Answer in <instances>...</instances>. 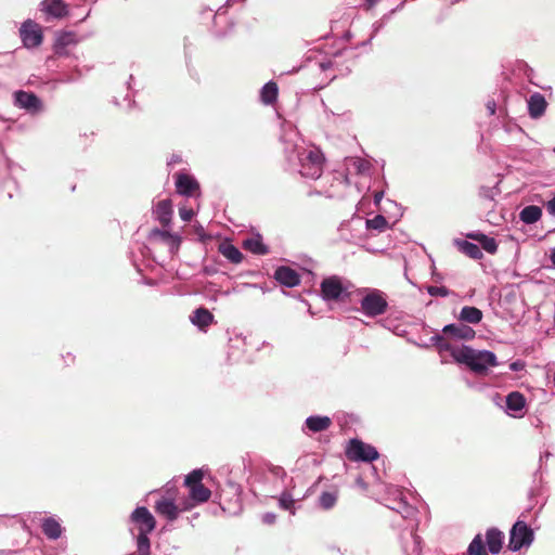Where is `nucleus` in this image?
<instances>
[{"label":"nucleus","instance_id":"f257e3e1","mask_svg":"<svg viewBox=\"0 0 555 555\" xmlns=\"http://www.w3.org/2000/svg\"><path fill=\"white\" fill-rule=\"evenodd\" d=\"M285 155L293 169L302 177L317 180L322 176L324 157L320 150L292 145L285 147Z\"/></svg>","mask_w":555,"mask_h":555},{"label":"nucleus","instance_id":"f03ea898","mask_svg":"<svg viewBox=\"0 0 555 555\" xmlns=\"http://www.w3.org/2000/svg\"><path fill=\"white\" fill-rule=\"evenodd\" d=\"M454 362L467 366L478 375L487 374L489 367H494L499 364L494 352L477 350L466 345H462L461 350L455 352Z\"/></svg>","mask_w":555,"mask_h":555},{"label":"nucleus","instance_id":"7ed1b4c3","mask_svg":"<svg viewBox=\"0 0 555 555\" xmlns=\"http://www.w3.org/2000/svg\"><path fill=\"white\" fill-rule=\"evenodd\" d=\"M361 311L365 317L375 318L384 314L388 308L386 295L376 288H370L360 300Z\"/></svg>","mask_w":555,"mask_h":555},{"label":"nucleus","instance_id":"20e7f679","mask_svg":"<svg viewBox=\"0 0 555 555\" xmlns=\"http://www.w3.org/2000/svg\"><path fill=\"white\" fill-rule=\"evenodd\" d=\"M533 540V530L524 520H517L509 530L507 547L516 553L522 547H529Z\"/></svg>","mask_w":555,"mask_h":555},{"label":"nucleus","instance_id":"39448f33","mask_svg":"<svg viewBox=\"0 0 555 555\" xmlns=\"http://www.w3.org/2000/svg\"><path fill=\"white\" fill-rule=\"evenodd\" d=\"M321 296L325 301L343 300L349 296L348 285L338 275H331L321 282Z\"/></svg>","mask_w":555,"mask_h":555},{"label":"nucleus","instance_id":"423d86ee","mask_svg":"<svg viewBox=\"0 0 555 555\" xmlns=\"http://www.w3.org/2000/svg\"><path fill=\"white\" fill-rule=\"evenodd\" d=\"M389 507L392 511H396L397 513H399L402 516V518L409 519V520H414V524L411 526L410 534L413 540V553H415V555H420L421 554V538L415 533L417 526H418L417 519L415 518L416 514H417V509L414 506L410 505L406 502V500L403 498H400L398 501L395 502V504L392 506H389Z\"/></svg>","mask_w":555,"mask_h":555},{"label":"nucleus","instance_id":"0eeeda50","mask_svg":"<svg viewBox=\"0 0 555 555\" xmlns=\"http://www.w3.org/2000/svg\"><path fill=\"white\" fill-rule=\"evenodd\" d=\"M346 455L351 461L371 463L378 459L379 454L375 447L353 438L349 441Z\"/></svg>","mask_w":555,"mask_h":555},{"label":"nucleus","instance_id":"6e6552de","mask_svg":"<svg viewBox=\"0 0 555 555\" xmlns=\"http://www.w3.org/2000/svg\"><path fill=\"white\" fill-rule=\"evenodd\" d=\"M20 37L27 49L37 48L42 43L43 34L39 24L33 20H26L20 28Z\"/></svg>","mask_w":555,"mask_h":555},{"label":"nucleus","instance_id":"1a4fd4ad","mask_svg":"<svg viewBox=\"0 0 555 555\" xmlns=\"http://www.w3.org/2000/svg\"><path fill=\"white\" fill-rule=\"evenodd\" d=\"M128 522L138 530V533L152 532L156 527L155 517L145 506L134 508Z\"/></svg>","mask_w":555,"mask_h":555},{"label":"nucleus","instance_id":"9d476101","mask_svg":"<svg viewBox=\"0 0 555 555\" xmlns=\"http://www.w3.org/2000/svg\"><path fill=\"white\" fill-rule=\"evenodd\" d=\"M14 105L28 114L37 115L43 111L42 101L30 91L18 90L13 94Z\"/></svg>","mask_w":555,"mask_h":555},{"label":"nucleus","instance_id":"9b49d317","mask_svg":"<svg viewBox=\"0 0 555 555\" xmlns=\"http://www.w3.org/2000/svg\"><path fill=\"white\" fill-rule=\"evenodd\" d=\"M172 489L168 483L166 492L169 496H162L154 505L155 512L170 522L175 521L180 514V506L175 503L173 494L171 493Z\"/></svg>","mask_w":555,"mask_h":555},{"label":"nucleus","instance_id":"f8f14e48","mask_svg":"<svg viewBox=\"0 0 555 555\" xmlns=\"http://www.w3.org/2000/svg\"><path fill=\"white\" fill-rule=\"evenodd\" d=\"M149 238L165 245L171 255L179 250L181 244L180 235L170 233L167 230L153 229L150 232Z\"/></svg>","mask_w":555,"mask_h":555},{"label":"nucleus","instance_id":"ddd939ff","mask_svg":"<svg viewBox=\"0 0 555 555\" xmlns=\"http://www.w3.org/2000/svg\"><path fill=\"white\" fill-rule=\"evenodd\" d=\"M331 425L332 420L326 415H310L306 418L301 431L306 435L318 434L327 430Z\"/></svg>","mask_w":555,"mask_h":555},{"label":"nucleus","instance_id":"4468645a","mask_svg":"<svg viewBox=\"0 0 555 555\" xmlns=\"http://www.w3.org/2000/svg\"><path fill=\"white\" fill-rule=\"evenodd\" d=\"M442 334L450 335L453 338L470 340L475 338L476 332L470 326L461 323L447 324L441 330Z\"/></svg>","mask_w":555,"mask_h":555},{"label":"nucleus","instance_id":"2eb2a0df","mask_svg":"<svg viewBox=\"0 0 555 555\" xmlns=\"http://www.w3.org/2000/svg\"><path fill=\"white\" fill-rule=\"evenodd\" d=\"M506 413L513 417H520L526 406V398L519 391H512L506 396Z\"/></svg>","mask_w":555,"mask_h":555},{"label":"nucleus","instance_id":"dca6fc26","mask_svg":"<svg viewBox=\"0 0 555 555\" xmlns=\"http://www.w3.org/2000/svg\"><path fill=\"white\" fill-rule=\"evenodd\" d=\"M40 9L51 18H62L68 14V5L63 0H42Z\"/></svg>","mask_w":555,"mask_h":555},{"label":"nucleus","instance_id":"f3484780","mask_svg":"<svg viewBox=\"0 0 555 555\" xmlns=\"http://www.w3.org/2000/svg\"><path fill=\"white\" fill-rule=\"evenodd\" d=\"M176 189L180 195L192 196L199 189V184L192 176L179 172L176 177Z\"/></svg>","mask_w":555,"mask_h":555},{"label":"nucleus","instance_id":"a211bd4d","mask_svg":"<svg viewBox=\"0 0 555 555\" xmlns=\"http://www.w3.org/2000/svg\"><path fill=\"white\" fill-rule=\"evenodd\" d=\"M528 114L532 119H539L545 114L547 102L545 96L540 92L532 93L527 100Z\"/></svg>","mask_w":555,"mask_h":555},{"label":"nucleus","instance_id":"6ab92c4d","mask_svg":"<svg viewBox=\"0 0 555 555\" xmlns=\"http://www.w3.org/2000/svg\"><path fill=\"white\" fill-rule=\"evenodd\" d=\"M77 43L76 35L72 31H63L55 38L53 51L57 56H67L68 48Z\"/></svg>","mask_w":555,"mask_h":555},{"label":"nucleus","instance_id":"aec40b11","mask_svg":"<svg viewBox=\"0 0 555 555\" xmlns=\"http://www.w3.org/2000/svg\"><path fill=\"white\" fill-rule=\"evenodd\" d=\"M274 279L283 286L295 287L300 283V276L294 269L281 266L274 272Z\"/></svg>","mask_w":555,"mask_h":555},{"label":"nucleus","instance_id":"412c9836","mask_svg":"<svg viewBox=\"0 0 555 555\" xmlns=\"http://www.w3.org/2000/svg\"><path fill=\"white\" fill-rule=\"evenodd\" d=\"M41 529L43 534L52 541L60 539L63 534V527L60 521L54 517H46L41 519Z\"/></svg>","mask_w":555,"mask_h":555},{"label":"nucleus","instance_id":"4be33fe9","mask_svg":"<svg viewBox=\"0 0 555 555\" xmlns=\"http://www.w3.org/2000/svg\"><path fill=\"white\" fill-rule=\"evenodd\" d=\"M504 534L498 528L492 527L486 531L487 547L492 555H498L501 552Z\"/></svg>","mask_w":555,"mask_h":555},{"label":"nucleus","instance_id":"5701e85b","mask_svg":"<svg viewBox=\"0 0 555 555\" xmlns=\"http://www.w3.org/2000/svg\"><path fill=\"white\" fill-rule=\"evenodd\" d=\"M214 314L204 307L197 308L190 315L191 323L201 331H206V328L214 322Z\"/></svg>","mask_w":555,"mask_h":555},{"label":"nucleus","instance_id":"b1692460","mask_svg":"<svg viewBox=\"0 0 555 555\" xmlns=\"http://www.w3.org/2000/svg\"><path fill=\"white\" fill-rule=\"evenodd\" d=\"M155 218L164 225L168 227L172 217V205L170 199L159 201L153 211Z\"/></svg>","mask_w":555,"mask_h":555},{"label":"nucleus","instance_id":"393cba45","mask_svg":"<svg viewBox=\"0 0 555 555\" xmlns=\"http://www.w3.org/2000/svg\"><path fill=\"white\" fill-rule=\"evenodd\" d=\"M243 246L254 255L264 256L269 254V247L262 242L260 234L244 240Z\"/></svg>","mask_w":555,"mask_h":555},{"label":"nucleus","instance_id":"a878e982","mask_svg":"<svg viewBox=\"0 0 555 555\" xmlns=\"http://www.w3.org/2000/svg\"><path fill=\"white\" fill-rule=\"evenodd\" d=\"M467 237L477 241L488 254L493 255L498 251V243L493 237L481 232H470L467 234Z\"/></svg>","mask_w":555,"mask_h":555},{"label":"nucleus","instance_id":"bb28decb","mask_svg":"<svg viewBox=\"0 0 555 555\" xmlns=\"http://www.w3.org/2000/svg\"><path fill=\"white\" fill-rule=\"evenodd\" d=\"M219 253L232 263H241L243 254L241 250L230 242H223L218 247Z\"/></svg>","mask_w":555,"mask_h":555},{"label":"nucleus","instance_id":"cd10ccee","mask_svg":"<svg viewBox=\"0 0 555 555\" xmlns=\"http://www.w3.org/2000/svg\"><path fill=\"white\" fill-rule=\"evenodd\" d=\"M542 217V208L537 205H528L519 212V219L525 224H533Z\"/></svg>","mask_w":555,"mask_h":555},{"label":"nucleus","instance_id":"c85d7f7f","mask_svg":"<svg viewBox=\"0 0 555 555\" xmlns=\"http://www.w3.org/2000/svg\"><path fill=\"white\" fill-rule=\"evenodd\" d=\"M482 311L473 306H465L461 309L459 320L469 324H478L482 320Z\"/></svg>","mask_w":555,"mask_h":555},{"label":"nucleus","instance_id":"c756f323","mask_svg":"<svg viewBox=\"0 0 555 555\" xmlns=\"http://www.w3.org/2000/svg\"><path fill=\"white\" fill-rule=\"evenodd\" d=\"M456 245L464 255L474 260L481 259L483 256L481 248L475 243L468 241H456Z\"/></svg>","mask_w":555,"mask_h":555},{"label":"nucleus","instance_id":"7c9ffc66","mask_svg":"<svg viewBox=\"0 0 555 555\" xmlns=\"http://www.w3.org/2000/svg\"><path fill=\"white\" fill-rule=\"evenodd\" d=\"M190 489V500L194 503L207 502L211 495V492L204 485H195Z\"/></svg>","mask_w":555,"mask_h":555},{"label":"nucleus","instance_id":"2f4dec72","mask_svg":"<svg viewBox=\"0 0 555 555\" xmlns=\"http://www.w3.org/2000/svg\"><path fill=\"white\" fill-rule=\"evenodd\" d=\"M278 85L273 81H268L264 83V86L261 88V101L264 104H272L276 101L278 98Z\"/></svg>","mask_w":555,"mask_h":555},{"label":"nucleus","instance_id":"473e14b6","mask_svg":"<svg viewBox=\"0 0 555 555\" xmlns=\"http://www.w3.org/2000/svg\"><path fill=\"white\" fill-rule=\"evenodd\" d=\"M467 555H488L481 534H476L467 547Z\"/></svg>","mask_w":555,"mask_h":555},{"label":"nucleus","instance_id":"72a5a7b5","mask_svg":"<svg viewBox=\"0 0 555 555\" xmlns=\"http://www.w3.org/2000/svg\"><path fill=\"white\" fill-rule=\"evenodd\" d=\"M150 532H142L137 534V553L138 555H150L151 542L149 538Z\"/></svg>","mask_w":555,"mask_h":555},{"label":"nucleus","instance_id":"f704fd0d","mask_svg":"<svg viewBox=\"0 0 555 555\" xmlns=\"http://www.w3.org/2000/svg\"><path fill=\"white\" fill-rule=\"evenodd\" d=\"M279 507L285 511H289L291 515H295V500L289 492H283L278 500Z\"/></svg>","mask_w":555,"mask_h":555},{"label":"nucleus","instance_id":"c9c22d12","mask_svg":"<svg viewBox=\"0 0 555 555\" xmlns=\"http://www.w3.org/2000/svg\"><path fill=\"white\" fill-rule=\"evenodd\" d=\"M366 229L377 230L378 232H383L387 229L388 222L383 215H376L372 219H366L365 221Z\"/></svg>","mask_w":555,"mask_h":555},{"label":"nucleus","instance_id":"e433bc0d","mask_svg":"<svg viewBox=\"0 0 555 555\" xmlns=\"http://www.w3.org/2000/svg\"><path fill=\"white\" fill-rule=\"evenodd\" d=\"M336 502H337V493L336 492L324 491L319 496V505L323 509H326V511L334 507Z\"/></svg>","mask_w":555,"mask_h":555},{"label":"nucleus","instance_id":"4c0bfd02","mask_svg":"<svg viewBox=\"0 0 555 555\" xmlns=\"http://www.w3.org/2000/svg\"><path fill=\"white\" fill-rule=\"evenodd\" d=\"M203 476L204 474L202 469H194L185 476L184 485L188 488L194 487L195 485H203Z\"/></svg>","mask_w":555,"mask_h":555},{"label":"nucleus","instance_id":"58836bf2","mask_svg":"<svg viewBox=\"0 0 555 555\" xmlns=\"http://www.w3.org/2000/svg\"><path fill=\"white\" fill-rule=\"evenodd\" d=\"M438 352L441 354L442 352L447 351L451 354V357L454 359V354L456 351L461 350V346H454L451 343H449L444 336L442 337V341L439 343L437 347Z\"/></svg>","mask_w":555,"mask_h":555},{"label":"nucleus","instance_id":"ea45409f","mask_svg":"<svg viewBox=\"0 0 555 555\" xmlns=\"http://www.w3.org/2000/svg\"><path fill=\"white\" fill-rule=\"evenodd\" d=\"M427 293L434 297H447L450 291L446 286H428Z\"/></svg>","mask_w":555,"mask_h":555},{"label":"nucleus","instance_id":"a19ab883","mask_svg":"<svg viewBox=\"0 0 555 555\" xmlns=\"http://www.w3.org/2000/svg\"><path fill=\"white\" fill-rule=\"evenodd\" d=\"M444 336V334H435L433 335L430 338H429V341L428 343H425V344H418L420 347L422 348H429L431 346H435L436 348L438 347L439 343L442 341V337Z\"/></svg>","mask_w":555,"mask_h":555},{"label":"nucleus","instance_id":"79ce46f5","mask_svg":"<svg viewBox=\"0 0 555 555\" xmlns=\"http://www.w3.org/2000/svg\"><path fill=\"white\" fill-rule=\"evenodd\" d=\"M495 194H496V192L493 188L481 186L479 190V195L487 199H493Z\"/></svg>","mask_w":555,"mask_h":555},{"label":"nucleus","instance_id":"37998d69","mask_svg":"<svg viewBox=\"0 0 555 555\" xmlns=\"http://www.w3.org/2000/svg\"><path fill=\"white\" fill-rule=\"evenodd\" d=\"M179 215L183 221H190L194 216V211L191 208L180 207Z\"/></svg>","mask_w":555,"mask_h":555},{"label":"nucleus","instance_id":"c03bdc74","mask_svg":"<svg viewBox=\"0 0 555 555\" xmlns=\"http://www.w3.org/2000/svg\"><path fill=\"white\" fill-rule=\"evenodd\" d=\"M388 21L389 20H384L383 16L379 21L373 24V35L371 36L370 40H372V38L386 25Z\"/></svg>","mask_w":555,"mask_h":555},{"label":"nucleus","instance_id":"a18cd8bd","mask_svg":"<svg viewBox=\"0 0 555 555\" xmlns=\"http://www.w3.org/2000/svg\"><path fill=\"white\" fill-rule=\"evenodd\" d=\"M262 522L266 525H273L276 520V515L272 512L264 513L262 515Z\"/></svg>","mask_w":555,"mask_h":555},{"label":"nucleus","instance_id":"49530a36","mask_svg":"<svg viewBox=\"0 0 555 555\" xmlns=\"http://www.w3.org/2000/svg\"><path fill=\"white\" fill-rule=\"evenodd\" d=\"M526 364L521 360H516L509 364V370L513 372H519L525 369Z\"/></svg>","mask_w":555,"mask_h":555},{"label":"nucleus","instance_id":"de8ad7c7","mask_svg":"<svg viewBox=\"0 0 555 555\" xmlns=\"http://www.w3.org/2000/svg\"><path fill=\"white\" fill-rule=\"evenodd\" d=\"M404 1L400 2L395 9L390 10L388 13L384 14V20H390L391 16L400 11L404 7Z\"/></svg>","mask_w":555,"mask_h":555},{"label":"nucleus","instance_id":"09e8293b","mask_svg":"<svg viewBox=\"0 0 555 555\" xmlns=\"http://www.w3.org/2000/svg\"><path fill=\"white\" fill-rule=\"evenodd\" d=\"M545 207L550 215L555 216V194L554 197L546 203Z\"/></svg>","mask_w":555,"mask_h":555},{"label":"nucleus","instance_id":"8fccbe9b","mask_svg":"<svg viewBox=\"0 0 555 555\" xmlns=\"http://www.w3.org/2000/svg\"><path fill=\"white\" fill-rule=\"evenodd\" d=\"M380 0H364L363 7L365 10L373 9Z\"/></svg>","mask_w":555,"mask_h":555},{"label":"nucleus","instance_id":"3c124183","mask_svg":"<svg viewBox=\"0 0 555 555\" xmlns=\"http://www.w3.org/2000/svg\"><path fill=\"white\" fill-rule=\"evenodd\" d=\"M180 506V513L184 511H189L194 506V503L189 501H184L183 503L178 504Z\"/></svg>","mask_w":555,"mask_h":555},{"label":"nucleus","instance_id":"603ef678","mask_svg":"<svg viewBox=\"0 0 555 555\" xmlns=\"http://www.w3.org/2000/svg\"><path fill=\"white\" fill-rule=\"evenodd\" d=\"M203 272L206 274V275H212L217 272L216 268L212 267V266H205L203 268Z\"/></svg>","mask_w":555,"mask_h":555},{"label":"nucleus","instance_id":"864d4df0","mask_svg":"<svg viewBox=\"0 0 555 555\" xmlns=\"http://www.w3.org/2000/svg\"><path fill=\"white\" fill-rule=\"evenodd\" d=\"M196 233L199 236L201 241H205L206 234H205L204 228L202 225L197 227Z\"/></svg>","mask_w":555,"mask_h":555},{"label":"nucleus","instance_id":"5fc2aeb1","mask_svg":"<svg viewBox=\"0 0 555 555\" xmlns=\"http://www.w3.org/2000/svg\"><path fill=\"white\" fill-rule=\"evenodd\" d=\"M495 107H496V105L494 102H488L487 108H488L490 115H493L495 113Z\"/></svg>","mask_w":555,"mask_h":555},{"label":"nucleus","instance_id":"6e6d98bb","mask_svg":"<svg viewBox=\"0 0 555 555\" xmlns=\"http://www.w3.org/2000/svg\"><path fill=\"white\" fill-rule=\"evenodd\" d=\"M383 196H384V192L383 191L376 192L375 195H374V203L376 205H378L379 202L382 201Z\"/></svg>","mask_w":555,"mask_h":555},{"label":"nucleus","instance_id":"4d7b16f0","mask_svg":"<svg viewBox=\"0 0 555 555\" xmlns=\"http://www.w3.org/2000/svg\"><path fill=\"white\" fill-rule=\"evenodd\" d=\"M550 258H551L553 266L555 267V247L551 250Z\"/></svg>","mask_w":555,"mask_h":555},{"label":"nucleus","instance_id":"13d9d810","mask_svg":"<svg viewBox=\"0 0 555 555\" xmlns=\"http://www.w3.org/2000/svg\"><path fill=\"white\" fill-rule=\"evenodd\" d=\"M331 65H332V64H331V62H327V63H321V64H320V66H321V68H322L323 70H326L327 68H330V67H331Z\"/></svg>","mask_w":555,"mask_h":555},{"label":"nucleus","instance_id":"bf43d9fd","mask_svg":"<svg viewBox=\"0 0 555 555\" xmlns=\"http://www.w3.org/2000/svg\"><path fill=\"white\" fill-rule=\"evenodd\" d=\"M550 456H552V453H551V452H548V451H546V452L544 453V455H541V456H540V462H542L544 457H545V459H548Z\"/></svg>","mask_w":555,"mask_h":555},{"label":"nucleus","instance_id":"052dcab7","mask_svg":"<svg viewBox=\"0 0 555 555\" xmlns=\"http://www.w3.org/2000/svg\"><path fill=\"white\" fill-rule=\"evenodd\" d=\"M178 162H180V157H179V156L173 155V156L171 157V159H170L169 164H173V163H178Z\"/></svg>","mask_w":555,"mask_h":555},{"label":"nucleus","instance_id":"680f3d73","mask_svg":"<svg viewBox=\"0 0 555 555\" xmlns=\"http://www.w3.org/2000/svg\"><path fill=\"white\" fill-rule=\"evenodd\" d=\"M357 483H358V485H361L362 487H364V482L362 481V478H361V477H359V478L357 479Z\"/></svg>","mask_w":555,"mask_h":555},{"label":"nucleus","instance_id":"e2e57ef3","mask_svg":"<svg viewBox=\"0 0 555 555\" xmlns=\"http://www.w3.org/2000/svg\"><path fill=\"white\" fill-rule=\"evenodd\" d=\"M133 79V76H130L129 80H132ZM128 85H130V81H128Z\"/></svg>","mask_w":555,"mask_h":555},{"label":"nucleus","instance_id":"0e129e2a","mask_svg":"<svg viewBox=\"0 0 555 555\" xmlns=\"http://www.w3.org/2000/svg\"><path fill=\"white\" fill-rule=\"evenodd\" d=\"M553 382H554V385H555V372H554V376H553Z\"/></svg>","mask_w":555,"mask_h":555},{"label":"nucleus","instance_id":"69168bd1","mask_svg":"<svg viewBox=\"0 0 555 555\" xmlns=\"http://www.w3.org/2000/svg\"><path fill=\"white\" fill-rule=\"evenodd\" d=\"M553 152L555 153V147L553 149Z\"/></svg>","mask_w":555,"mask_h":555}]
</instances>
